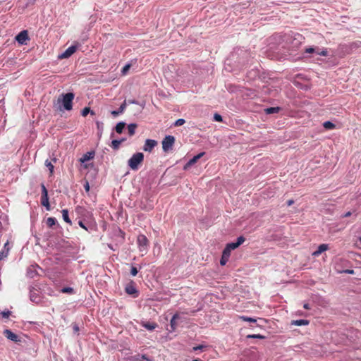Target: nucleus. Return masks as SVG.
Wrapping results in <instances>:
<instances>
[{"label":"nucleus","instance_id":"obj_34","mask_svg":"<svg viewBox=\"0 0 361 361\" xmlns=\"http://www.w3.org/2000/svg\"><path fill=\"white\" fill-rule=\"evenodd\" d=\"M228 259H229L226 257V256L224 254H222L221 258L220 259V264L222 266H224L226 264V262L228 261Z\"/></svg>","mask_w":361,"mask_h":361},{"label":"nucleus","instance_id":"obj_2","mask_svg":"<svg viewBox=\"0 0 361 361\" xmlns=\"http://www.w3.org/2000/svg\"><path fill=\"white\" fill-rule=\"evenodd\" d=\"M74 99V93L68 92L62 94V105L66 110H71L73 109V101Z\"/></svg>","mask_w":361,"mask_h":361},{"label":"nucleus","instance_id":"obj_18","mask_svg":"<svg viewBox=\"0 0 361 361\" xmlns=\"http://www.w3.org/2000/svg\"><path fill=\"white\" fill-rule=\"evenodd\" d=\"M125 127H126V123L119 122L116 124V126L115 127V130L117 133L121 134V133H122V131Z\"/></svg>","mask_w":361,"mask_h":361},{"label":"nucleus","instance_id":"obj_23","mask_svg":"<svg viewBox=\"0 0 361 361\" xmlns=\"http://www.w3.org/2000/svg\"><path fill=\"white\" fill-rule=\"evenodd\" d=\"M238 318L241 320L245 321L246 322H252L255 323L257 322V319L252 317H249L247 316H238Z\"/></svg>","mask_w":361,"mask_h":361},{"label":"nucleus","instance_id":"obj_32","mask_svg":"<svg viewBox=\"0 0 361 361\" xmlns=\"http://www.w3.org/2000/svg\"><path fill=\"white\" fill-rule=\"evenodd\" d=\"M130 68V64L128 63V64H126L122 70H121V73L123 75H126V74L127 73V72L129 71V69Z\"/></svg>","mask_w":361,"mask_h":361},{"label":"nucleus","instance_id":"obj_51","mask_svg":"<svg viewBox=\"0 0 361 361\" xmlns=\"http://www.w3.org/2000/svg\"><path fill=\"white\" fill-rule=\"evenodd\" d=\"M192 361H202V360L200 359H196V360H193Z\"/></svg>","mask_w":361,"mask_h":361},{"label":"nucleus","instance_id":"obj_8","mask_svg":"<svg viewBox=\"0 0 361 361\" xmlns=\"http://www.w3.org/2000/svg\"><path fill=\"white\" fill-rule=\"evenodd\" d=\"M205 154V152H200L199 154H197L196 156L193 157L191 159H190L188 161V162L185 164V166H184V169L185 170H187L188 167L192 166L193 164H196L197 161L199 160V159L202 158V157H204Z\"/></svg>","mask_w":361,"mask_h":361},{"label":"nucleus","instance_id":"obj_15","mask_svg":"<svg viewBox=\"0 0 361 361\" xmlns=\"http://www.w3.org/2000/svg\"><path fill=\"white\" fill-rule=\"evenodd\" d=\"M126 101H124L123 102V104L121 105V106L119 107V109H118V110H113L111 111L112 116H117L120 114H122L123 112H124V110L126 109Z\"/></svg>","mask_w":361,"mask_h":361},{"label":"nucleus","instance_id":"obj_13","mask_svg":"<svg viewBox=\"0 0 361 361\" xmlns=\"http://www.w3.org/2000/svg\"><path fill=\"white\" fill-rule=\"evenodd\" d=\"M141 325L145 328V329L149 331H153L156 327L158 326V324L154 322H142Z\"/></svg>","mask_w":361,"mask_h":361},{"label":"nucleus","instance_id":"obj_33","mask_svg":"<svg viewBox=\"0 0 361 361\" xmlns=\"http://www.w3.org/2000/svg\"><path fill=\"white\" fill-rule=\"evenodd\" d=\"M185 123V121L184 119H178L174 123L175 127H179L181 126V125H183Z\"/></svg>","mask_w":361,"mask_h":361},{"label":"nucleus","instance_id":"obj_45","mask_svg":"<svg viewBox=\"0 0 361 361\" xmlns=\"http://www.w3.org/2000/svg\"><path fill=\"white\" fill-rule=\"evenodd\" d=\"M303 308L305 310H310V305L308 303H305L303 305Z\"/></svg>","mask_w":361,"mask_h":361},{"label":"nucleus","instance_id":"obj_3","mask_svg":"<svg viewBox=\"0 0 361 361\" xmlns=\"http://www.w3.org/2000/svg\"><path fill=\"white\" fill-rule=\"evenodd\" d=\"M175 142V137L173 135H166L162 141V149L164 152H169L172 149Z\"/></svg>","mask_w":361,"mask_h":361},{"label":"nucleus","instance_id":"obj_21","mask_svg":"<svg viewBox=\"0 0 361 361\" xmlns=\"http://www.w3.org/2000/svg\"><path fill=\"white\" fill-rule=\"evenodd\" d=\"M45 165L48 168V170L49 171L50 175H52L54 171V166L52 164L51 161H49V159H47L45 161Z\"/></svg>","mask_w":361,"mask_h":361},{"label":"nucleus","instance_id":"obj_10","mask_svg":"<svg viewBox=\"0 0 361 361\" xmlns=\"http://www.w3.org/2000/svg\"><path fill=\"white\" fill-rule=\"evenodd\" d=\"M245 242V237L240 236L237 238V242L236 243H228L226 245L228 247V248L232 251L233 250H235L238 246L244 243Z\"/></svg>","mask_w":361,"mask_h":361},{"label":"nucleus","instance_id":"obj_12","mask_svg":"<svg viewBox=\"0 0 361 361\" xmlns=\"http://www.w3.org/2000/svg\"><path fill=\"white\" fill-rule=\"evenodd\" d=\"M94 156V152H87V153L84 154L82 157L80 158V163H85V161L92 159Z\"/></svg>","mask_w":361,"mask_h":361},{"label":"nucleus","instance_id":"obj_14","mask_svg":"<svg viewBox=\"0 0 361 361\" xmlns=\"http://www.w3.org/2000/svg\"><path fill=\"white\" fill-rule=\"evenodd\" d=\"M329 250V245L327 244H322L319 245L317 251L314 252L312 253L314 256H318L320 254H322L323 252Z\"/></svg>","mask_w":361,"mask_h":361},{"label":"nucleus","instance_id":"obj_1","mask_svg":"<svg viewBox=\"0 0 361 361\" xmlns=\"http://www.w3.org/2000/svg\"><path fill=\"white\" fill-rule=\"evenodd\" d=\"M144 155L142 152H137L132 155L128 161V166L132 170H137L139 165L142 163Z\"/></svg>","mask_w":361,"mask_h":361},{"label":"nucleus","instance_id":"obj_52","mask_svg":"<svg viewBox=\"0 0 361 361\" xmlns=\"http://www.w3.org/2000/svg\"><path fill=\"white\" fill-rule=\"evenodd\" d=\"M130 103H135V101L133 100L130 102Z\"/></svg>","mask_w":361,"mask_h":361},{"label":"nucleus","instance_id":"obj_53","mask_svg":"<svg viewBox=\"0 0 361 361\" xmlns=\"http://www.w3.org/2000/svg\"><path fill=\"white\" fill-rule=\"evenodd\" d=\"M360 241H361V238H360Z\"/></svg>","mask_w":361,"mask_h":361},{"label":"nucleus","instance_id":"obj_50","mask_svg":"<svg viewBox=\"0 0 361 361\" xmlns=\"http://www.w3.org/2000/svg\"><path fill=\"white\" fill-rule=\"evenodd\" d=\"M56 160H57V159H56V157H54V158L51 159V161H54V163H56Z\"/></svg>","mask_w":361,"mask_h":361},{"label":"nucleus","instance_id":"obj_40","mask_svg":"<svg viewBox=\"0 0 361 361\" xmlns=\"http://www.w3.org/2000/svg\"><path fill=\"white\" fill-rule=\"evenodd\" d=\"M317 54L318 55H321V56H326L328 55V51L324 49V50H322V51H317Z\"/></svg>","mask_w":361,"mask_h":361},{"label":"nucleus","instance_id":"obj_28","mask_svg":"<svg viewBox=\"0 0 361 361\" xmlns=\"http://www.w3.org/2000/svg\"><path fill=\"white\" fill-rule=\"evenodd\" d=\"M123 141V140H113L112 142H111V146H112L113 149H118Z\"/></svg>","mask_w":361,"mask_h":361},{"label":"nucleus","instance_id":"obj_43","mask_svg":"<svg viewBox=\"0 0 361 361\" xmlns=\"http://www.w3.org/2000/svg\"><path fill=\"white\" fill-rule=\"evenodd\" d=\"M204 348V346H203V345H197V346H195L193 348V350L194 351L200 350V349H202Z\"/></svg>","mask_w":361,"mask_h":361},{"label":"nucleus","instance_id":"obj_26","mask_svg":"<svg viewBox=\"0 0 361 361\" xmlns=\"http://www.w3.org/2000/svg\"><path fill=\"white\" fill-rule=\"evenodd\" d=\"M323 127L326 129H334L336 128V126L331 121H325L323 123Z\"/></svg>","mask_w":361,"mask_h":361},{"label":"nucleus","instance_id":"obj_48","mask_svg":"<svg viewBox=\"0 0 361 361\" xmlns=\"http://www.w3.org/2000/svg\"><path fill=\"white\" fill-rule=\"evenodd\" d=\"M345 272L348 273V274H353L354 273L353 269H347Z\"/></svg>","mask_w":361,"mask_h":361},{"label":"nucleus","instance_id":"obj_27","mask_svg":"<svg viewBox=\"0 0 361 361\" xmlns=\"http://www.w3.org/2000/svg\"><path fill=\"white\" fill-rule=\"evenodd\" d=\"M89 113H90L92 115L94 114V111H92V110H90V108L85 107L81 111V115L82 116H87Z\"/></svg>","mask_w":361,"mask_h":361},{"label":"nucleus","instance_id":"obj_30","mask_svg":"<svg viewBox=\"0 0 361 361\" xmlns=\"http://www.w3.org/2000/svg\"><path fill=\"white\" fill-rule=\"evenodd\" d=\"M231 252L232 251L229 249V247L227 245H226L222 254H224L226 257L229 259Z\"/></svg>","mask_w":361,"mask_h":361},{"label":"nucleus","instance_id":"obj_39","mask_svg":"<svg viewBox=\"0 0 361 361\" xmlns=\"http://www.w3.org/2000/svg\"><path fill=\"white\" fill-rule=\"evenodd\" d=\"M8 252V250L6 252L1 251L0 252V260L7 257Z\"/></svg>","mask_w":361,"mask_h":361},{"label":"nucleus","instance_id":"obj_4","mask_svg":"<svg viewBox=\"0 0 361 361\" xmlns=\"http://www.w3.org/2000/svg\"><path fill=\"white\" fill-rule=\"evenodd\" d=\"M137 243L140 247V250L142 251L146 250V247H147L149 242L146 235L140 234L137 236Z\"/></svg>","mask_w":361,"mask_h":361},{"label":"nucleus","instance_id":"obj_29","mask_svg":"<svg viewBox=\"0 0 361 361\" xmlns=\"http://www.w3.org/2000/svg\"><path fill=\"white\" fill-rule=\"evenodd\" d=\"M61 291L62 293L73 294L74 293V289L71 287H66V288H63L61 290Z\"/></svg>","mask_w":361,"mask_h":361},{"label":"nucleus","instance_id":"obj_9","mask_svg":"<svg viewBox=\"0 0 361 361\" xmlns=\"http://www.w3.org/2000/svg\"><path fill=\"white\" fill-rule=\"evenodd\" d=\"M157 145V142L153 140H146L143 149L145 152H152Z\"/></svg>","mask_w":361,"mask_h":361},{"label":"nucleus","instance_id":"obj_49","mask_svg":"<svg viewBox=\"0 0 361 361\" xmlns=\"http://www.w3.org/2000/svg\"><path fill=\"white\" fill-rule=\"evenodd\" d=\"M73 330H74V331L77 332L79 331V327L75 325L73 326Z\"/></svg>","mask_w":361,"mask_h":361},{"label":"nucleus","instance_id":"obj_16","mask_svg":"<svg viewBox=\"0 0 361 361\" xmlns=\"http://www.w3.org/2000/svg\"><path fill=\"white\" fill-rule=\"evenodd\" d=\"M179 318H180V316H179V314H178V313H176V314L173 316L172 319H171V323H170V325H171V331H175V330H176V326H177V322H176V320H177L178 319H179Z\"/></svg>","mask_w":361,"mask_h":361},{"label":"nucleus","instance_id":"obj_19","mask_svg":"<svg viewBox=\"0 0 361 361\" xmlns=\"http://www.w3.org/2000/svg\"><path fill=\"white\" fill-rule=\"evenodd\" d=\"M61 213H62V216H63V221L69 224H71V219L68 217V210L63 209L61 211Z\"/></svg>","mask_w":361,"mask_h":361},{"label":"nucleus","instance_id":"obj_7","mask_svg":"<svg viewBox=\"0 0 361 361\" xmlns=\"http://www.w3.org/2000/svg\"><path fill=\"white\" fill-rule=\"evenodd\" d=\"M126 292L128 295H132L134 297L137 296L138 292L136 288L135 287L133 281H131L126 286Z\"/></svg>","mask_w":361,"mask_h":361},{"label":"nucleus","instance_id":"obj_22","mask_svg":"<svg viewBox=\"0 0 361 361\" xmlns=\"http://www.w3.org/2000/svg\"><path fill=\"white\" fill-rule=\"evenodd\" d=\"M280 108L279 107H269L265 109V112L267 114H276L279 112Z\"/></svg>","mask_w":361,"mask_h":361},{"label":"nucleus","instance_id":"obj_5","mask_svg":"<svg viewBox=\"0 0 361 361\" xmlns=\"http://www.w3.org/2000/svg\"><path fill=\"white\" fill-rule=\"evenodd\" d=\"M16 40L21 44H27V42L29 41V35L27 31H26V30H24L18 35H17L16 36Z\"/></svg>","mask_w":361,"mask_h":361},{"label":"nucleus","instance_id":"obj_47","mask_svg":"<svg viewBox=\"0 0 361 361\" xmlns=\"http://www.w3.org/2000/svg\"><path fill=\"white\" fill-rule=\"evenodd\" d=\"M351 215L350 212H347L346 214H345L343 217H348Z\"/></svg>","mask_w":361,"mask_h":361},{"label":"nucleus","instance_id":"obj_37","mask_svg":"<svg viewBox=\"0 0 361 361\" xmlns=\"http://www.w3.org/2000/svg\"><path fill=\"white\" fill-rule=\"evenodd\" d=\"M138 273V269L135 267H132L130 269V274L133 276H136Z\"/></svg>","mask_w":361,"mask_h":361},{"label":"nucleus","instance_id":"obj_25","mask_svg":"<svg viewBox=\"0 0 361 361\" xmlns=\"http://www.w3.org/2000/svg\"><path fill=\"white\" fill-rule=\"evenodd\" d=\"M56 223V220L55 219L54 217H48L47 219V224L49 226V228H52Z\"/></svg>","mask_w":361,"mask_h":361},{"label":"nucleus","instance_id":"obj_24","mask_svg":"<svg viewBox=\"0 0 361 361\" xmlns=\"http://www.w3.org/2000/svg\"><path fill=\"white\" fill-rule=\"evenodd\" d=\"M293 324L297 326L307 325L309 324V322L307 319H297L294 320Z\"/></svg>","mask_w":361,"mask_h":361},{"label":"nucleus","instance_id":"obj_36","mask_svg":"<svg viewBox=\"0 0 361 361\" xmlns=\"http://www.w3.org/2000/svg\"><path fill=\"white\" fill-rule=\"evenodd\" d=\"M1 314V317L4 318H8L9 316L11 315V312L9 310L2 311Z\"/></svg>","mask_w":361,"mask_h":361},{"label":"nucleus","instance_id":"obj_38","mask_svg":"<svg viewBox=\"0 0 361 361\" xmlns=\"http://www.w3.org/2000/svg\"><path fill=\"white\" fill-rule=\"evenodd\" d=\"M214 119L216 121L221 122L223 121L222 116L218 114H215L214 116Z\"/></svg>","mask_w":361,"mask_h":361},{"label":"nucleus","instance_id":"obj_11","mask_svg":"<svg viewBox=\"0 0 361 361\" xmlns=\"http://www.w3.org/2000/svg\"><path fill=\"white\" fill-rule=\"evenodd\" d=\"M3 334H4V336L6 337L9 340H11V341H16V342L19 341L18 335L8 329L4 330Z\"/></svg>","mask_w":361,"mask_h":361},{"label":"nucleus","instance_id":"obj_44","mask_svg":"<svg viewBox=\"0 0 361 361\" xmlns=\"http://www.w3.org/2000/svg\"><path fill=\"white\" fill-rule=\"evenodd\" d=\"M84 187H85V190H86L87 192H88V191H89V190H90V186H89V184H88V182H87V181L86 182V184L84 185Z\"/></svg>","mask_w":361,"mask_h":361},{"label":"nucleus","instance_id":"obj_42","mask_svg":"<svg viewBox=\"0 0 361 361\" xmlns=\"http://www.w3.org/2000/svg\"><path fill=\"white\" fill-rule=\"evenodd\" d=\"M314 51H315V49L314 48H312V47L307 48L305 50V52H306V53H312Z\"/></svg>","mask_w":361,"mask_h":361},{"label":"nucleus","instance_id":"obj_17","mask_svg":"<svg viewBox=\"0 0 361 361\" xmlns=\"http://www.w3.org/2000/svg\"><path fill=\"white\" fill-rule=\"evenodd\" d=\"M41 204L43 207H45L47 210L50 209L49 195H41Z\"/></svg>","mask_w":361,"mask_h":361},{"label":"nucleus","instance_id":"obj_41","mask_svg":"<svg viewBox=\"0 0 361 361\" xmlns=\"http://www.w3.org/2000/svg\"><path fill=\"white\" fill-rule=\"evenodd\" d=\"M78 224L80 226V228L86 230V231H88L87 228L85 226V225L84 224V223L82 221H80L78 222Z\"/></svg>","mask_w":361,"mask_h":361},{"label":"nucleus","instance_id":"obj_20","mask_svg":"<svg viewBox=\"0 0 361 361\" xmlns=\"http://www.w3.org/2000/svg\"><path fill=\"white\" fill-rule=\"evenodd\" d=\"M137 128L136 123H130L128 126V131L130 136H133L135 134V129Z\"/></svg>","mask_w":361,"mask_h":361},{"label":"nucleus","instance_id":"obj_46","mask_svg":"<svg viewBox=\"0 0 361 361\" xmlns=\"http://www.w3.org/2000/svg\"><path fill=\"white\" fill-rule=\"evenodd\" d=\"M294 203V201L293 200H289L288 202H287V204L290 207V205H291L292 204Z\"/></svg>","mask_w":361,"mask_h":361},{"label":"nucleus","instance_id":"obj_6","mask_svg":"<svg viewBox=\"0 0 361 361\" xmlns=\"http://www.w3.org/2000/svg\"><path fill=\"white\" fill-rule=\"evenodd\" d=\"M78 49V45L73 44L68 47L65 51L62 52L59 56L60 59H67L75 54Z\"/></svg>","mask_w":361,"mask_h":361},{"label":"nucleus","instance_id":"obj_35","mask_svg":"<svg viewBox=\"0 0 361 361\" xmlns=\"http://www.w3.org/2000/svg\"><path fill=\"white\" fill-rule=\"evenodd\" d=\"M42 193L41 195H49L47 188L44 184H41Z\"/></svg>","mask_w":361,"mask_h":361},{"label":"nucleus","instance_id":"obj_31","mask_svg":"<svg viewBox=\"0 0 361 361\" xmlns=\"http://www.w3.org/2000/svg\"><path fill=\"white\" fill-rule=\"evenodd\" d=\"M247 338L264 339L265 337L264 336H262V334H248Z\"/></svg>","mask_w":361,"mask_h":361}]
</instances>
